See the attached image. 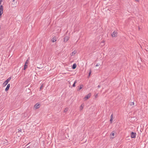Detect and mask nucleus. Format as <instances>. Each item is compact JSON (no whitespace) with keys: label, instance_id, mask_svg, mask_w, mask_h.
I'll list each match as a JSON object with an SVG mask.
<instances>
[{"label":"nucleus","instance_id":"7","mask_svg":"<svg viewBox=\"0 0 148 148\" xmlns=\"http://www.w3.org/2000/svg\"><path fill=\"white\" fill-rule=\"evenodd\" d=\"M13 3H12V5L13 7H16V5L17 4V1L15 0H12Z\"/></svg>","mask_w":148,"mask_h":148},{"label":"nucleus","instance_id":"11","mask_svg":"<svg viewBox=\"0 0 148 148\" xmlns=\"http://www.w3.org/2000/svg\"><path fill=\"white\" fill-rule=\"evenodd\" d=\"M76 53V51L74 50L71 54V55L72 56L75 55Z\"/></svg>","mask_w":148,"mask_h":148},{"label":"nucleus","instance_id":"17","mask_svg":"<svg viewBox=\"0 0 148 148\" xmlns=\"http://www.w3.org/2000/svg\"><path fill=\"white\" fill-rule=\"evenodd\" d=\"M83 87V85H81L80 86V87L78 88V89L77 90H81L82 88Z\"/></svg>","mask_w":148,"mask_h":148},{"label":"nucleus","instance_id":"8","mask_svg":"<svg viewBox=\"0 0 148 148\" xmlns=\"http://www.w3.org/2000/svg\"><path fill=\"white\" fill-rule=\"evenodd\" d=\"M91 96V94L90 93H89L88 95H86L84 97V99L85 100H86L89 99Z\"/></svg>","mask_w":148,"mask_h":148},{"label":"nucleus","instance_id":"9","mask_svg":"<svg viewBox=\"0 0 148 148\" xmlns=\"http://www.w3.org/2000/svg\"><path fill=\"white\" fill-rule=\"evenodd\" d=\"M69 37L68 36H66L64 38V42H66L69 39Z\"/></svg>","mask_w":148,"mask_h":148},{"label":"nucleus","instance_id":"23","mask_svg":"<svg viewBox=\"0 0 148 148\" xmlns=\"http://www.w3.org/2000/svg\"><path fill=\"white\" fill-rule=\"evenodd\" d=\"M91 70H90V72H89V76H90V74H91Z\"/></svg>","mask_w":148,"mask_h":148},{"label":"nucleus","instance_id":"26","mask_svg":"<svg viewBox=\"0 0 148 148\" xmlns=\"http://www.w3.org/2000/svg\"><path fill=\"white\" fill-rule=\"evenodd\" d=\"M134 0L135 1L138 2H139V0Z\"/></svg>","mask_w":148,"mask_h":148},{"label":"nucleus","instance_id":"1","mask_svg":"<svg viewBox=\"0 0 148 148\" xmlns=\"http://www.w3.org/2000/svg\"><path fill=\"white\" fill-rule=\"evenodd\" d=\"M2 2V0H0V5ZM3 7L2 5L0 6V16L3 13Z\"/></svg>","mask_w":148,"mask_h":148},{"label":"nucleus","instance_id":"19","mask_svg":"<svg viewBox=\"0 0 148 148\" xmlns=\"http://www.w3.org/2000/svg\"><path fill=\"white\" fill-rule=\"evenodd\" d=\"M44 86V84H42L40 86V89L42 90V89L43 87Z\"/></svg>","mask_w":148,"mask_h":148},{"label":"nucleus","instance_id":"14","mask_svg":"<svg viewBox=\"0 0 148 148\" xmlns=\"http://www.w3.org/2000/svg\"><path fill=\"white\" fill-rule=\"evenodd\" d=\"M77 65L76 64H73V66H72V69H75Z\"/></svg>","mask_w":148,"mask_h":148},{"label":"nucleus","instance_id":"29","mask_svg":"<svg viewBox=\"0 0 148 148\" xmlns=\"http://www.w3.org/2000/svg\"><path fill=\"white\" fill-rule=\"evenodd\" d=\"M97 95L96 96H95V97H97Z\"/></svg>","mask_w":148,"mask_h":148},{"label":"nucleus","instance_id":"3","mask_svg":"<svg viewBox=\"0 0 148 148\" xmlns=\"http://www.w3.org/2000/svg\"><path fill=\"white\" fill-rule=\"evenodd\" d=\"M40 106V104L39 103H37L34 106L35 109H37L39 108Z\"/></svg>","mask_w":148,"mask_h":148},{"label":"nucleus","instance_id":"18","mask_svg":"<svg viewBox=\"0 0 148 148\" xmlns=\"http://www.w3.org/2000/svg\"><path fill=\"white\" fill-rule=\"evenodd\" d=\"M8 84V83L6 81H5L3 83V85L4 86H5Z\"/></svg>","mask_w":148,"mask_h":148},{"label":"nucleus","instance_id":"22","mask_svg":"<svg viewBox=\"0 0 148 148\" xmlns=\"http://www.w3.org/2000/svg\"><path fill=\"white\" fill-rule=\"evenodd\" d=\"M113 121V119H111L110 120V122L111 123H112Z\"/></svg>","mask_w":148,"mask_h":148},{"label":"nucleus","instance_id":"16","mask_svg":"<svg viewBox=\"0 0 148 148\" xmlns=\"http://www.w3.org/2000/svg\"><path fill=\"white\" fill-rule=\"evenodd\" d=\"M77 80H75V81L73 84V87H75V84L77 83Z\"/></svg>","mask_w":148,"mask_h":148},{"label":"nucleus","instance_id":"4","mask_svg":"<svg viewBox=\"0 0 148 148\" xmlns=\"http://www.w3.org/2000/svg\"><path fill=\"white\" fill-rule=\"evenodd\" d=\"M136 133L132 132L131 134V137L132 138H134L136 137Z\"/></svg>","mask_w":148,"mask_h":148},{"label":"nucleus","instance_id":"15","mask_svg":"<svg viewBox=\"0 0 148 148\" xmlns=\"http://www.w3.org/2000/svg\"><path fill=\"white\" fill-rule=\"evenodd\" d=\"M84 106V105L83 104L79 108L80 110H82L83 109Z\"/></svg>","mask_w":148,"mask_h":148},{"label":"nucleus","instance_id":"2","mask_svg":"<svg viewBox=\"0 0 148 148\" xmlns=\"http://www.w3.org/2000/svg\"><path fill=\"white\" fill-rule=\"evenodd\" d=\"M29 59H27L25 64L24 66V70H25L27 67V64L28 63H29Z\"/></svg>","mask_w":148,"mask_h":148},{"label":"nucleus","instance_id":"6","mask_svg":"<svg viewBox=\"0 0 148 148\" xmlns=\"http://www.w3.org/2000/svg\"><path fill=\"white\" fill-rule=\"evenodd\" d=\"M117 33L116 32L114 31L112 34V37H116L117 36Z\"/></svg>","mask_w":148,"mask_h":148},{"label":"nucleus","instance_id":"24","mask_svg":"<svg viewBox=\"0 0 148 148\" xmlns=\"http://www.w3.org/2000/svg\"><path fill=\"white\" fill-rule=\"evenodd\" d=\"M112 118H113V115H112V114L110 116V118H111V119H112Z\"/></svg>","mask_w":148,"mask_h":148},{"label":"nucleus","instance_id":"5","mask_svg":"<svg viewBox=\"0 0 148 148\" xmlns=\"http://www.w3.org/2000/svg\"><path fill=\"white\" fill-rule=\"evenodd\" d=\"M115 132H112L110 134V138H113L115 137Z\"/></svg>","mask_w":148,"mask_h":148},{"label":"nucleus","instance_id":"10","mask_svg":"<svg viewBox=\"0 0 148 148\" xmlns=\"http://www.w3.org/2000/svg\"><path fill=\"white\" fill-rule=\"evenodd\" d=\"M10 84H8L6 88L5 89V91H7L9 89V88L10 87Z\"/></svg>","mask_w":148,"mask_h":148},{"label":"nucleus","instance_id":"28","mask_svg":"<svg viewBox=\"0 0 148 148\" xmlns=\"http://www.w3.org/2000/svg\"><path fill=\"white\" fill-rule=\"evenodd\" d=\"M26 148H30V147L29 146H28Z\"/></svg>","mask_w":148,"mask_h":148},{"label":"nucleus","instance_id":"27","mask_svg":"<svg viewBox=\"0 0 148 148\" xmlns=\"http://www.w3.org/2000/svg\"><path fill=\"white\" fill-rule=\"evenodd\" d=\"M99 65L98 64H97L96 65V66H98Z\"/></svg>","mask_w":148,"mask_h":148},{"label":"nucleus","instance_id":"13","mask_svg":"<svg viewBox=\"0 0 148 148\" xmlns=\"http://www.w3.org/2000/svg\"><path fill=\"white\" fill-rule=\"evenodd\" d=\"M11 79V77H9L5 81L8 83V82L10 81V80Z\"/></svg>","mask_w":148,"mask_h":148},{"label":"nucleus","instance_id":"20","mask_svg":"<svg viewBox=\"0 0 148 148\" xmlns=\"http://www.w3.org/2000/svg\"><path fill=\"white\" fill-rule=\"evenodd\" d=\"M134 102H130V106H134Z\"/></svg>","mask_w":148,"mask_h":148},{"label":"nucleus","instance_id":"25","mask_svg":"<svg viewBox=\"0 0 148 148\" xmlns=\"http://www.w3.org/2000/svg\"><path fill=\"white\" fill-rule=\"evenodd\" d=\"M101 85H99L98 86V88H100V87H101Z\"/></svg>","mask_w":148,"mask_h":148},{"label":"nucleus","instance_id":"21","mask_svg":"<svg viewBox=\"0 0 148 148\" xmlns=\"http://www.w3.org/2000/svg\"><path fill=\"white\" fill-rule=\"evenodd\" d=\"M68 110V108H66L64 110V112H67Z\"/></svg>","mask_w":148,"mask_h":148},{"label":"nucleus","instance_id":"12","mask_svg":"<svg viewBox=\"0 0 148 148\" xmlns=\"http://www.w3.org/2000/svg\"><path fill=\"white\" fill-rule=\"evenodd\" d=\"M52 41L53 42L56 41V37L54 36L53 38L52 39Z\"/></svg>","mask_w":148,"mask_h":148}]
</instances>
